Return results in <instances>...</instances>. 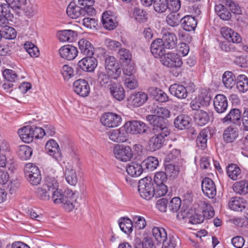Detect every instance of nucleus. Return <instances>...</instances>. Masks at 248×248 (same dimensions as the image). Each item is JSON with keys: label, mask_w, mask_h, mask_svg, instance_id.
<instances>
[{"label": "nucleus", "mask_w": 248, "mask_h": 248, "mask_svg": "<svg viewBox=\"0 0 248 248\" xmlns=\"http://www.w3.org/2000/svg\"><path fill=\"white\" fill-rule=\"evenodd\" d=\"M215 10L221 19L228 20L231 18V15L230 11L222 4L216 5Z\"/></svg>", "instance_id": "nucleus-46"}, {"label": "nucleus", "mask_w": 248, "mask_h": 248, "mask_svg": "<svg viewBox=\"0 0 248 248\" xmlns=\"http://www.w3.org/2000/svg\"><path fill=\"white\" fill-rule=\"evenodd\" d=\"M4 78L10 82H15L17 78V75L15 71L10 69H5L3 72Z\"/></svg>", "instance_id": "nucleus-59"}, {"label": "nucleus", "mask_w": 248, "mask_h": 248, "mask_svg": "<svg viewBox=\"0 0 248 248\" xmlns=\"http://www.w3.org/2000/svg\"><path fill=\"white\" fill-rule=\"evenodd\" d=\"M179 15L176 13H171L169 14L166 18L167 23L171 27H175L180 22Z\"/></svg>", "instance_id": "nucleus-52"}, {"label": "nucleus", "mask_w": 248, "mask_h": 248, "mask_svg": "<svg viewBox=\"0 0 248 248\" xmlns=\"http://www.w3.org/2000/svg\"><path fill=\"white\" fill-rule=\"evenodd\" d=\"M236 84L240 92L245 93L248 90V78L246 76L244 75L238 76Z\"/></svg>", "instance_id": "nucleus-45"}, {"label": "nucleus", "mask_w": 248, "mask_h": 248, "mask_svg": "<svg viewBox=\"0 0 248 248\" xmlns=\"http://www.w3.org/2000/svg\"><path fill=\"white\" fill-rule=\"evenodd\" d=\"M64 175L67 182L71 186H75L78 182V177L75 170L71 168L65 169Z\"/></svg>", "instance_id": "nucleus-41"}, {"label": "nucleus", "mask_w": 248, "mask_h": 248, "mask_svg": "<svg viewBox=\"0 0 248 248\" xmlns=\"http://www.w3.org/2000/svg\"><path fill=\"white\" fill-rule=\"evenodd\" d=\"M94 3V0H78V5L85 10L88 15H93L95 13V10L93 7Z\"/></svg>", "instance_id": "nucleus-42"}, {"label": "nucleus", "mask_w": 248, "mask_h": 248, "mask_svg": "<svg viewBox=\"0 0 248 248\" xmlns=\"http://www.w3.org/2000/svg\"><path fill=\"white\" fill-rule=\"evenodd\" d=\"M246 205L243 199L237 197L232 198L229 203L230 209L236 211H242L246 208Z\"/></svg>", "instance_id": "nucleus-33"}, {"label": "nucleus", "mask_w": 248, "mask_h": 248, "mask_svg": "<svg viewBox=\"0 0 248 248\" xmlns=\"http://www.w3.org/2000/svg\"><path fill=\"white\" fill-rule=\"evenodd\" d=\"M151 51L155 58H160L165 54L166 48L160 38L155 40L151 45Z\"/></svg>", "instance_id": "nucleus-23"}, {"label": "nucleus", "mask_w": 248, "mask_h": 248, "mask_svg": "<svg viewBox=\"0 0 248 248\" xmlns=\"http://www.w3.org/2000/svg\"><path fill=\"white\" fill-rule=\"evenodd\" d=\"M119 227L122 232L129 234L133 231V225L132 221L127 217H121L118 220Z\"/></svg>", "instance_id": "nucleus-35"}, {"label": "nucleus", "mask_w": 248, "mask_h": 248, "mask_svg": "<svg viewBox=\"0 0 248 248\" xmlns=\"http://www.w3.org/2000/svg\"><path fill=\"white\" fill-rule=\"evenodd\" d=\"M148 98V95L143 92H135L128 98L129 103L135 107L141 106L145 104Z\"/></svg>", "instance_id": "nucleus-12"}, {"label": "nucleus", "mask_w": 248, "mask_h": 248, "mask_svg": "<svg viewBox=\"0 0 248 248\" xmlns=\"http://www.w3.org/2000/svg\"><path fill=\"white\" fill-rule=\"evenodd\" d=\"M212 160L211 155L209 152H202V169H210Z\"/></svg>", "instance_id": "nucleus-63"}, {"label": "nucleus", "mask_w": 248, "mask_h": 248, "mask_svg": "<svg viewBox=\"0 0 248 248\" xmlns=\"http://www.w3.org/2000/svg\"><path fill=\"white\" fill-rule=\"evenodd\" d=\"M77 196L71 190L65 189L62 192L61 189H57L51 193V198L55 204H62L63 208L67 211H72L76 201Z\"/></svg>", "instance_id": "nucleus-1"}, {"label": "nucleus", "mask_w": 248, "mask_h": 248, "mask_svg": "<svg viewBox=\"0 0 248 248\" xmlns=\"http://www.w3.org/2000/svg\"><path fill=\"white\" fill-rule=\"evenodd\" d=\"M75 92L82 97L87 96L90 92V87L87 81L84 79H79L73 83Z\"/></svg>", "instance_id": "nucleus-11"}, {"label": "nucleus", "mask_w": 248, "mask_h": 248, "mask_svg": "<svg viewBox=\"0 0 248 248\" xmlns=\"http://www.w3.org/2000/svg\"><path fill=\"white\" fill-rule=\"evenodd\" d=\"M190 119L187 115H180L174 120V124L176 128L180 130L188 128L190 124Z\"/></svg>", "instance_id": "nucleus-32"}, {"label": "nucleus", "mask_w": 248, "mask_h": 248, "mask_svg": "<svg viewBox=\"0 0 248 248\" xmlns=\"http://www.w3.org/2000/svg\"><path fill=\"white\" fill-rule=\"evenodd\" d=\"M127 134H142L146 132L148 126L141 121H132L126 122L124 124Z\"/></svg>", "instance_id": "nucleus-7"}, {"label": "nucleus", "mask_w": 248, "mask_h": 248, "mask_svg": "<svg viewBox=\"0 0 248 248\" xmlns=\"http://www.w3.org/2000/svg\"><path fill=\"white\" fill-rule=\"evenodd\" d=\"M213 105L217 113H224L228 106L227 97L222 94H217L214 99Z\"/></svg>", "instance_id": "nucleus-16"}, {"label": "nucleus", "mask_w": 248, "mask_h": 248, "mask_svg": "<svg viewBox=\"0 0 248 248\" xmlns=\"http://www.w3.org/2000/svg\"><path fill=\"white\" fill-rule=\"evenodd\" d=\"M242 117L241 111L239 109L232 108L229 113L223 118L221 121L223 124L240 125Z\"/></svg>", "instance_id": "nucleus-8"}, {"label": "nucleus", "mask_w": 248, "mask_h": 248, "mask_svg": "<svg viewBox=\"0 0 248 248\" xmlns=\"http://www.w3.org/2000/svg\"><path fill=\"white\" fill-rule=\"evenodd\" d=\"M150 140L149 146L151 149L155 151L161 148L165 141V137L168 136L162 135L161 134H154Z\"/></svg>", "instance_id": "nucleus-31"}, {"label": "nucleus", "mask_w": 248, "mask_h": 248, "mask_svg": "<svg viewBox=\"0 0 248 248\" xmlns=\"http://www.w3.org/2000/svg\"><path fill=\"white\" fill-rule=\"evenodd\" d=\"M97 78L101 86L105 88H109L111 83H114L110 80L108 73L103 71L99 70L97 72Z\"/></svg>", "instance_id": "nucleus-40"}, {"label": "nucleus", "mask_w": 248, "mask_h": 248, "mask_svg": "<svg viewBox=\"0 0 248 248\" xmlns=\"http://www.w3.org/2000/svg\"><path fill=\"white\" fill-rule=\"evenodd\" d=\"M235 76L231 72L226 71L222 76V82L226 88H232L236 84Z\"/></svg>", "instance_id": "nucleus-36"}, {"label": "nucleus", "mask_w": 248, "mask_h": 248, "mask_svg": "<svg viewBox=\"0 0 248 248\" xmlns=\"http://www.w3.org/2000/svg\"><path fill=\"white\" fill-rule=\"evenodd\" d=\"M45 149L47 154L52 156L57 161L61 160V152L58 144L55 140H49L46 144Z\"/></svg>", "instance_id": "nucleus-14"}, {"label": "nucleus", "mask_w": 248, "mask_h": 248, "mask_svg": "<svg viewBox=\"0 0 248 248\" xmlns=\"http://www.w3.org/2000/svg\"><path fill=\"white\" fill-rule=\"evenodd\" d=\"M238 136L237 129L232 126H229L225 129L223 134L224 141L227 143L233 142Z\"/></svg>", "instance_id": "nucleus-30"}, {"label": "nucleus", "mask_w": 248, "mask_h": 248, "mask_svg": "<svg viewBox=\"0 0 248 248\" xmlns=\"http://www.w3.org/2000/svg\"><path fill=\"white\" fill-rule=\"evenodd\" d=\"M132 16L140 23L145 22L148 19L147 12L140 7H135L133 10Z\"/></svg>", "instance_id": "nucleus-39"}, {"label": "nucleus", "mask_w": 248, "mask_h": 248, "mask_svg": "<svg viewBox=\"0 0 248 248\" xmlns=\"http://www.w3.org/2000/svg\"><path fill=\"white\" fill-rule=\"evenodd\" d=\"M226 172L228 177L232 180L241 178V170L236 164H229L226 168Z\"/></svg>", "instance_id": "nucleus-34"}, {"label": "nucleus", "mask_w": 248, "mask_h": 248, "mask_svg": "<svg viewBox=\"0 0 248 248\" xmlns=\"http://www.w3.org/2000/svg\"><path fill=\"white\" fill-rule=\"evenodd\" d=\"M145 169L152 171L155 170L159 164L158 159L154 156H149L142 162Z\"/></svg>", "instance_id": "nucleus-44"}, {"label": "nucleus", "mask_w": 248, "mask_h": 248, "mask_svg": "<svg viewBox=\"0 0 248 248\" xmlns=\"http://www.w3.org/2000/svg\"><path fill=\"white\" fill-rule=\"evenodd\" d=\"M147 91L155 100L159 102L164 103L169 101V97L167 93L157 87H150Z\"/></svg>", "instance_id": "nucleus-21"}, {"label": "nucleus", "mask_w": 248, "mask_h": 248, "mask_svg": "<svg viewBox=\"0 0 248 248\" xmlns=\"http://www.w3.org/2000/svg\"><path fill=\"white\" fill-rule=\"evenodd\" d=\"M160 39L166 49H172L177 46L178 40L174 33L164 31H162V37Z\"/></svg>", "instance_id": "nucleus-13"}, {"label": "nucleus", "mask_w": 248, "mask_h": 248, "mask_svg": "<svg viewBox=\"0 0 248 248\" xmlns=\"http://www.w3.org/2000/svg\"><path fill=\"white\" fill-rule=\"evenodd\" d=\"M162 63L168 67H180L183 61L180 56L176 53H165L160 58Z\"/></svg>", "instance_id": "nucleus-4"}, {"label": "nucleus", "mask_w": 248, "mask_h": 248, "mask_svg": "<svg viewBox=\"0 0 248 248\" xmlns=\"http://www.w3.org/2000/svg\"><path fill=\"white\" fill-rule=\"evenodd\" d=\"M43 186L48 189L52 193L54 191L58 189L59 184L55 178L47 176L46 177L45 184Z\"/></svg>", "instance_id": "nucleus-49"}, {"label": "nucleus", "mask_w": 248, "mask_h": 248, "mask_svg": "<svg viewBox=\"0 0 248 248\" xmlns=\"http://www.w3.org/2000/svg\"><path fill=\"white\" fill-rule=\"evenodd\" d=\"M138 191L140 196L146 200H150L155 195L154 184L146 178L139 181Z\"/></svg>", "instance_id": "nucleus-3"}, {"label": "nucleus", "mask_w": 248, "mask_h": 248, "mask_svg": "<svg viewBox=\"0 0 248 248\" xmlns=\"http://www.w3.org/2000/svg\"><path fill=\"white\" fill-rule=\"evenodd\" d=\"M1 38H4L8 40H13L16 38L17 32L12 27L8 26L3 29H0Z\"/></svg>", "instance_id": "nucleus-47"}, {"label": "nucleus", "mask_w": 248, "mask_h": 248, "mask_svg": "<svg viewBox=\"0 0 248 248\" xmlns=\"http://www.w3.org/2000/svg\"><path fill=\"white\" fill-rule=\"evenodd\" d=\"M142 163L133 162L128 163L126 167V170L128 174L132 177H139L144 170Z\"/></svg>", "instance_id": "nucleus-24"}, {"label": "nucleus", "mask_w": 248, "mask_h": 248, "mask_svg": "<svg viewBox=\"0 0 248 248\" xmlns=\"http://www.w3.org/2000/svg\"><path fill=\"white\" fill-rule=\"evenodd\" d=\"M111 95L116 99L121 101L125 96L124 90L123 87L116 83H111L108 88Z\"/></svg>", "instance_id": "nucleus-29"}, {"label": "nucleus", "mask_w": 248, "mask_h": 248, "mask_svg": "<svg viewBox=\"0 0 248 248\" xmlns=\"http://www.w3.org/2000/svg\"><path fill=\"white\" fill-rule=\"evenodd\" d=\"M32 155V149L28 145H21L19 147L17 155L22 160H27L31 158Z\"/></svg>", "instance_id": "nucleus-37"}, {"label": "nucleus", "mask_w": 248, "mask_h": 248, "mask_svg": "<svg viewBox=\"0 0 248 248\" xmlns=\"http://www.w3.org/2000/svg\"><path fill=\"white\" fill-rule=\"evenodd\" d=\"M154 8L155 12L159 13L165 12L168 8L167 2L165 0H158L154 2Z\"/></svg>", "instance_id": "nucleus-62"}, {"label": "nucleus", "mask_w": 248, "mask_h": 248, "mask_svg": "<svg viewBox=\"0 0 248 248\" xmlns=\"http://www.w3.org/2000/svg\"><path fill=\"white\" fill-rule=\"evenodd\" d=\"M100 121L104 126L112 128L118 126L121 124L122 118L116 113L106 112L101 116Z\"/></svg>", "instance_id": "nucleus-6"}, {"label": "nucleus", "mask_w": 248, "mask_h": 248, "mask_svg": "<svg viewBox=\"0 0 248 248\" xmlns=\"http://www.w3.org/2000/svg\"><path fill=\"white\" fill-rule=\"evenodd\" d=\"M183 29L187 31H194L197 25V20L191 16L187 15L181 19Z\"/></svg>", "instance_id": "nucleus-27"}, {"label": "nucleus", "mask_w": 248, "mask_h": 248, "mask_svg": "<svg viewBox=\"0 0 248 248\" xmlns=\"http://www.w3.org/2000/svg\"><path fill=\"white\" fill-rule=\"evenodd\" d=\"M168 8L172 13H176L181 7L180 0H165Z\"/></svg>", "instance_id": "nucleus-60"}, {"label": "nucleus", "mask_w": 248, "mask_h": 248, "mask_svg": "<svg viewBox=\"0 0 248 248\" xmlns=\"http://www.w3.org/2000/svg\"><path fill=\"white\" fill-rule=\"evenodd\" d=\"M110 140L116 142H124L126 141L128 134L124 125L123 127L115 129L108 133Z\"/></svg>", "instance_id": "nucleus-17"}, {"label": "nucleus", "mask_w": 248, "mask_h": 248, "mask_svg": "<svg viewBox=\"0 0 248 248\" xmlns=\"http://www.w3.org/2000/svg\"><path fill=\"white\" fill-rule=\"evenodd\" d=\"M193 110L195 111L194 113L193 119L195 123L199 126H202V99L200 97L192 100L190 103Z\"/></svg>", "instance_id": "nucleus-22"}, {"label": "nucleus", "mask_w": 248, "mask_h": 248, "mask_svg": "<svg viewBox=\"0 0 248 248\" xmlns=\"http://www.w3.org/2000/svg\"><path fill=\"white\" fill-rule=\"evenodd\" d=\"M233 189L238 194L245 195L248 193V182L243 180L237 182L233 185Z\"/></svg>", "instance_id": "nucleus-48"}, {"label": "nucleus", "mask_w": 248, "mask_h": 248, "mask_svg": "<svg viewBox=\"0 0 248 248\" xmlns=\"http://www.w3.org/2000/svg\"><path fill=\"white\" fill-rule=\"evenodd\" d=\"M33 133L31 126L30 125L25 126L18 131V134L21 140L26 143H30L33 141Z\"/></svg>", "instance_id": "nucleus-28"}, {"label": "nucleus", "mask_w": 248, "mask_h": 248, "mask_svg": "<svg viewBox=\"0 0 248 248\" xmlns=\"http://www.w3.org/2000/svg\"><path fill=\"white\" fill-rule=\"evenodd\" d=\"M146 119L153 125L152 130L154 134H161L164 136L169 135L170 131L166 123L163 119L154 115H148Z\"/></svg>", "instance_id": "nucleus-2"}, {"label": "nucleus", "mask_w": 248, "mask_h": 248, "mask_svg": "<svg viewBox=\"0 0 248 248\" xmlns=\"http://www.w3.org/2000/svg\"><path fill=\"white\" fill-rule=\"evenodd\" d=\"M58 39L62 42H73L78 37V32L72 30H64L59 31L57 32Z\"/></svg>", "instance_id": "nucleus-18"}, {"label": "nucleus", "mask_w": 248, "mask_h": 248, "mask_svg": "<svg viewBox=\"0 0 248 248\" xmlns=\"http://www.w3.org/2000/svg\"><path fill=\"white\" fill-rule=\"evenodd\" d=\"M59 54L62 58L71 61L77 56L78 51L76 47L71 45H67L60 48Z\"/></svg>", "instance_id": "nucleus-15"}, {"label": "nucleus", "mask_w": 248, "mask_h": 248, "mask_svg": "<svg viewBox=\"0 0 248 248\" xmlns=\"http://www.w3.org/2000/svg\"><path fill=\"white\" fill-rule=\"evenodd\" d=\"M102 22L103 27L109 31L114 30L117 25L116 17L114 13L110 11L103 13L102 16Z\"/></svg>", "instance_id": "nucleus-9"}, {"label": "nucleus", "mask_w": 248, "mask_h": 248, "mask_svg": "<svg viewBox=\"0 0 248 248\" xmlns=\"http://www.w3.org/2000/svg\"><path fill=\"white\" fill-rule=\"evenodd\" d=\"M78 65L84 71L93 72L97 65V61L93 56H87L80 60Z\"/></svg>", "instance_id": "nucleus-10"}, {"label": "nucleus", "mask_w": 248, "mask_h": 248, "mask_svg": "<svg viewBox=\"0 0 248 248\" xmlns=\"http://www.w3.org/2000/svg\"><path fill=\"white\" fill-rule=\"evenodd\" d=\"M215 215L214 208L210 204L205 202H202V217L203 219H209Z\"/></svg>", "instance_id": "nucleus-50"}, {"label": "nucleus", "mask_w": 248, "mask_h": 248, "mask_svg": "<svg viewBox=\"0 0 248 248\" xmlns=\"http://www.w3.org/2000/svg\"><path fill=\"white\" fill-rule=\"evenodd\" d=\"M78 46L81 53L86 56H93L94 48L92 43L85 38L80 39Z\"/></svg>", "instance_id": "nucleus-25"}, {"label": "nucleus", "mask_w": 248, "mask_h": 248, "mask_svg": "<svg viewBox=\"0 0 248 248\" xmlns=\"http://www.w3.org/2000/svg\"><path fill=\"white\" fill-rule=\"evenodd\" d=\"M152 235L156 241L161 243L167 238L165 230L161 227H154L152 229Z\"/></svg>", "instance_id": "nucleus-38"}, {"label": "nucleus", "mask_w": 248, "mask_h": 248, "mask_svg": "<svg viewBox=\"0 0 248 248\" xmlns=\"http://www.w3.org/2000/svg\"><path fill=\"white\" fill-rule=\"evenodd\" d=\"M36 195L40 200L47 201L51 198V192L42 186V187L37 188Z\"/></svg>", "instance_id": "nucleus-51"}, {"label": "nucleus", "mask_w": 248, "mask_h": 248, "mask_svg": "<svg viewBox=\"0 0 248 248\" xmlns=\"http://www.w3.org/2000/svg\"><path fill=\"white\" fill-rule=\"evenodd\" d=\"M169 92L171 94L179 99H185L187 96V91L182 85L174 83L170 86Z\"/></svg>", "instance_id": "nucleus-26"}, {"label": "nucleus", "mask_w": 248, "mask_h": 248, "mask_svg": "<svg viewBox=\"0 0 248 248\" xmlns=\"http://www.w3.org/2000/svg\"><path fill=\"white\" fill-rule=\"evenodd\" d=\"M118 54L121 60L123 61L124 62L127 64L130 62L132 54L128 49L121 48L119 49Z\"/></svg>", "instance_id": "nucleus-53"}, {"label": "nucleus", "mask_w": 248, "mask_h": 248, "mask_svg": "<svg viewBox=\"0 0 248 248\" xmlns=\"http://www.w3.org/2000/svg\"><path fill=\"white\" fill-rule=\"evenodd\" d=\"M181 205V200L179 197H174L169 202L168 209L170 212H176Z\"/></svg>", "instance_id": "nucleus-56"}, {"label": "nucleus", "mask_w": 248, "mask_h": 248, "mask_svg": "<svg viewBox=\"0 0 248 248\" xmlns=\"http://www.w3.org/2000/svg\"><path fill=\"white\" fill-rule=\"evenodd\" d=\"M154 116L160 117L164 120L170 116V111L164 107H157L154 110Z\"/></svg>", "instance_id": "nucleus-55"}, {"label": "nucleus", "mask_w": 248, "mask_h": 248, "mask_svg": "<svg viewBox=\"0 0 248 248\" xmlns=\"http://www.w3.org/2000/svg\"><path fill=\"white\" fill-rule=\"evenodd\" d=\"M61 73L64 80H68L74 76V70L68 65H64L61 70Z\"/></svg>", "instance_id": "nucleus-61"}, {"label": "nucleus", "mask_w": 248, "mask_h": 248, "mask_svg": "<svg viewBox=\"0 0 248 248\" xmlns=\"http://www.w3.org/2000/svg\"><path fill=\"white\" fill-rule=\"evenodd\" d=\"M66 13L71 18H77L80 16H85L87 13L80 6L77 5L74 2H71L67 6Z\"/></svg>", "instance_id": "nucleus-19"}, {"label": "nucleus", "mask_w": 248, "mask_h": 248, "mask_svg": "<svg viewBox=\"0 0 248 248\" xmlns=\"http://www.w3.org/2000/svg\"><path fill=\"white\" fill-rule=\"evenodd\" d=\"M24 173L26 178L32 174L37 175L36 173L40 172L39 168L32 163H27L24 167Z\"/></svg>", "instance_id": "nucleus-54"}, {"label": "nucleus", "mask_w": 248, "mask_h": 248, "mask_svg": "<svg viewBox=\"0 0 248 248\" xmlns=\"http://www.w3.org/2000/svg\"><path fill=\"white\" fill-rule=\"evenodd\" d=\"M202 193L209 198H213L216 195V186L212 179L206 177L202 180Z\"/></svg>", "instance_id": "nucleus-20"}, {"label": "nucleus", "mask_w": 248, "mask_h": 248, "mask_svg": "<svg viewBox=\"0 0 248 248\" xmlns=\"http://www.w3.org/2000/svg\"><path fill=\"white\" fill-rule=\"evenodd\" d=\"M11 9L10 6L7 3L0 5V16L12 19L14 16L11 13Z\"/></svg>", "instance_id": "nucleus-58"}, {"label": "nucleus", "mask_w": 248, "mask_h": 248, "mask_svg": "<svg viewBox=\"0 0 248 248\" xmlns=\"http://www.w3.org/2000/svg\"><path fill=\"white\" fill-rule=\"evenodd\" d=\"M234 62L242 67H248V56L241 55L235 57Z\"/></svg>", "instance_id": "nucleus-64"}, {"label": "nucleus", "mask_w": 248, "mask_h": 248, "mask_svg": "<svg viewBox=\"0 0 248 248\" xmlns=\"http://www.w3.org/2000/svg\"><path fill=\"white\" fill-rule=\"evenodd\" d=\"M113 154L116 158L123 162L130 160L133 156L131 148L123 145H116L114 147Z\"/></svg>", "instance_id": "nucleus-5"}, {"label": "nucleus", "mask_w": 248, "mask_h": 248, "mask_svg": "<svg viewBox=\"0 0 248 248\" xmlns=\"http://www.w3.org/2000/svg\"><path fill=\"white\" fill-rule=\"evenodd\" d=\"M165 173L167 176L171 178L176 177L180 172V169L178 165L167 163L165 164Z\"/></svg>", "instance_id": "nucleus-43"}, {"label": "nucleus", "mask_w": 248, "mask_h": 248, "mask_svg": "<svg viewBox=\"0 0 248 248\" xmlns=\"http://www.w3.org/2000/svg\"><path fill=\"white\" fill-rule=\"evenodd\" d=\"M13 10L21 9L22 5L27 4V0H5Z\"/></svg>", "instance_id": "nucleus-57"}]
</instances>
